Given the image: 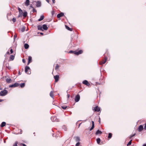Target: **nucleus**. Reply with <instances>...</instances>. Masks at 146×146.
<instances>
[{"instance_id": "nucleus-1", "label": "nucleus", "mask_w": 146, "mask_h": 146, "mask_svg": "<svg viewBox=\"0 0 146 146\" xmlns=\"http://www.w3.org/2000/svg\"><path fill=\"white\" fill-rule=\"evenodd\" d=\"M8 91L6 90H4L3 91H1L0 92V96H4L7 94Z\"/></svg>"}, {"instance_id": "nucleus-2", "label": "nucleus", "mask_w": 146, "mask_h": 146, "mask_svg": "<svg viewBox=\"0 0 146 146\" xmlns=\"http://www.w3.org/2000/svg\"><path fill=\"white\" fill-rule=\"evenodd\" d=\"M33 3H36V7H40L41 6V3L40 1H34L33 2Z\"/></svg>"}, {"instance_id": "nucleus-3", "label": "nucleus", "mask_w": 146, "mask_h": 146, "mask_svg": "<svg viewBox=\"0 0 146 146\" xmlns=\"http://www.w3.org/2000/svg\"><path fill=\"white\" fill-rule=\"evenodd\" d=\"M30 68L28 66H26L25 68V72L26 73H27L28 74H31V72L30 71H29L27 73L28 70H30Z\"/></svg>"}, {"instance_id": "nucleus-4", "label": "nucleus", "mask_w": 146, "mask_h": 146, "mask_svg": "<svg viewBox=\"0 0 146 146\" xmlns=\"http://www.w3.org/2000/svg\"><path fill=\"white\" fill-rule=\"evenodd\" d=\"M19 84L17 83H15L13 84L10 85L9 86V87L10 88H14L19 86Z\"/></svg>"}, {"instance_id": "nucleus-5", "label": "nucleus", "mask_w": 146, "mask_h": 146, "mask_svg": "<svg viewBox=\"0 0 146 146\" xmlns=\"http://www.w3.org/2000/svg\"><path fill=\"white\" fill-rule=\"evenodd\" d=\"M80 99V95L78 94H77L75 97V101L76 102H78L79 101Z\"/></svg>"}, {"instance_id": "nucleus-6", "label": "nucleus", "mask_w": 146, "mask_h": 146, "mask_svg": "<svg viewBox=\"0 0 146 146\" xmlns=\"http://www.w3.org/2000/svg\"><path fill=\"white\" fill-rule=\"evenodd\" d=\"M82 83L83 84L87 86H89L90 85V84L88 82V81L86 80H84L82 82Z\"/></svg>"}, {"instance_id": "nucleus-7", "label": "nucleus", "mask_w": 146, "mask_h": 146, "mask_svg": "<svg viewBox=\"0 0 146 146\" xmlns=\"http://www.w3.org/2000/svg\"><path fill=\"white\" fill-rule=\"evenodd\" d=\"M93 110H94L95 111L99 112L100 110V109L98 106H97L94 107Z\"/></svg>"}, {"instance_id": "nucleus-8", "label": "nucleus", "mask_w": 146, "mask_h": 146, "mask_svg": "<svg viewBox=\"0 0 146 146\" xmlns=\"http://www.w3.org/2000/svg\"><path fill=\"white\" fill-rule=\"evenodd\" d=\"M74 138L75 139V141L76 142H79L80 141V138L79 137H74Z\"/></svg>"}, {"instance_id": "nucleus-9", "label": "nucleus", "mask_w": 146, "mask_h": 146, "mask_svg": "<svg viewBox=\"0 0 146 146\" xmlns=\"http://www.w3.org/2000/svg\"><path fill=\"white\" fill-rule=\"evenodd\" d=\"M54 78L55 80V82H57L59 78V76L58 75H56L54 76Z\"/></svg>"}, {"instance_id": "nucleus-10", "label": "nucleus", "mask_w": 146, "mask_h": 146, "mask_svg": "<svg viewBox=\"0 0 146 146\" xmlns=\"http://www.w3.org/2000/svg\"><path fill=\"white\" fill-rule=\"evenodd\" d=\"M32 62V57L31 56H29L28 61L27 63V65H28L29 63Z\"/></svg>"}, {"instance_id": "nucleus-11", "label": "nucleus", "mask_w": 146, "mask_h": 146, "mask_svg": "<svg viewBox=\"0 0 146 146\" xmlns=\"http://www.w3.org/2000/svg\"><path fill=\"white\" fill-rule=\"evenodd\" d=\"M51 120L52 121H58V120H56V117L54 116H52L51 118Z\"/></svg>"}, {"instance_id": "nucleus-12", "label": "nucleus", "mask_w": 146, "mask_h": 146, "mask_svg": "<svg viewBox=\"0 0 146 146\" xmlns=\"http://www.w3.org/2000/svg\"><path fill=\"white\" fill-rule=\"evenodd\" d=\"M64 14L62 13H60L58 14L57 15V17L58 18H60V17L63 16Z\"/></svg>"}, {"instance_id": "nucleus-13", "label": "nucleus", "mask_w": 146, "mask_h": 146, "mask_svg": "<svg viewBox=\"0 0 146 146\" xmlns=\"http://www.w3.org/2000/svg\"><path fill=\"white\" fill-rule=\"evenodd\" d=\"M92 126L91 127L90 129V131L92 130L94 128V123L93 121H92Z\"/></svg>"}, {"instance_id": "nucleus-14", "label": "nucleus", "mask_w": 146, "mask_h": 146, "mask_svg": "<svg viewBox=\"0 0 146 146\" xmlns=\"http://www.w3.org/2000/svg\"><path fill=\"white\" fill-rule=\"evenodd\" d=\"M42 29L45 30H46L48 29V27L46 25L44 24L42 25Z\"/></svg>"}, {"instance_id": "nucleus-15", "label": "nucleus", "mask_w": 146, "mask_h": 146, "mask_svg": "<svg viewBox=\"0 0 146 146\" xmlns=\"http://www.w3.org/2000/svg\"><path fill=\"white\" fill-rule=\"evenodd\" d=\"M107 60V58H106L104 60H103V61H101L100 62V65H102V64H104L106 62Z\"/></svg>"}, {"instance_id": "nucleus-16", "label": "nucleus", "mask_w": 146, "mask_h": 146, "mask_svg": "<svg viewBox=\"0 0 146 146\" xmlns=\"http://www.w3.org/2000/svg\"><path fill=\"white\" fill-rule=\"evenodd\" d=\"M102 133V132L100 131L99 130H98L95 133V135H98L100 134H101Z\"/></svg>"}, {"instance_id": "nucleus-17", "label": "nucleus", "mask_w": 146, "mask_h": 146, "mask_svg": "<svg viewBox=\"0 0 146 146\" xmlns=\"http://www.w3.org/2000/svg\"><path fill=\"white\" fill-rule=\"evenodd\" d=\"M30 1L29 0H26L25 2V5L26 6H28L29 5Z\"/></svg>"}, {"instance_id": "nucleus-18", "label": "nucleus", "mask_w": 146, "mask_h": 146, "mask_svg": "<svg viewBox=\"0 0 146 146\" xmlns=\"http://www.w3.org/2000/svg\"><path fill=\"white\" fill-rule=\"evenodd\" d=\"M143 129V125H140L139 126L138 129V131H141Z\"/></svg>"}, {"instance_id": "nucleus-19", "label": "nucleus", "mask_w": 146, "mask_h": 146, "mask_svg": "<svg viewBox=\"0 0 146 146\" xmlns=\"http://www.w3.org/2000/svg\"><path fill=\"white\" fill-rule=\"evenodd\" d=\"M44 18V16L43 15H42L41 16H40V19H38V21H42L43 19Z\"/></svg>"}, {"instance_id": "nucleus-20", "label": "nucleus", "mask_w": 146, "mask_h": 146, "mask_svg": "<svg viewBox=\"0 0 146 146\" xmlns=\"http://www.w3.org/2000/svg\"><path fill=\"white\" fill-rule=\"evenodd\" d=\"M12 80L11 78H7L6 79V82L7 83H10L11 82Z\"/></svg>"}, {"instance_id": "nucleus-21", "label": "nucleus", "mask_w": 146, "mask_h": 146, "mask_svg": "<svg viewBox=\"0 0 146 146\" xmlns=\"http://www.w3.org/2000/svg\"><path fill=\"white\" fill-rule=\"evenodd\" d=\"M82 52V51L81 50H80L78 51V52H76V55H78L79 54H81Z\"/></svg>"}, {"instance_id": "nucleus-22", "label": "nucleus", "mask_w": 146, "mask_h": 146, "mask_svg": "<svg viewBox=\"0 0 146 146\" xmlns=\"http://www.w3.org/2000/svg\"><path fill=\"white\" fill-rule=\"evenodd\" d=\"M15 56L13 55H11L10 56L9 59L10 60H13L14 59Z\"/></svg>"}, {"instance_id": "nucleus-23", "label": "nucleus", "mask_w": 146, "mask_h": 146, "mask_svg": "<svg viewBox=\"0 0 146 146\" xmlns=\"http://www.w3.org/2000/svg\"><path fill=\"white\" fill-rule=\"evenodd\" d=\"M29 45L27 43H26L24 44V47L25 49H28L29 47Z\"/></svg>"}, {"instance_id": "nucleus-24", "label": "nucleus", "mask_w": 146, "mask_h": 146, "mask_svg": "<svg viewBox=\"0 0 146 146\" xmlns=\"http://www.w3.org/2000/svg\"><path fill=\"white\" fill-rule=\"evenodd\" d=\"M5 125L6 123L5 122H3L2 123L0 126L1 127H3L5 126Z\"/></svg>"}, {"instance_id": "nucleus-25", "label": "nucleus", "mask_w": 146, "mask_h": 146, "mask_svg": "<svg viewBox=\"0 0 146 146\" xmlns=\"http://www.w3.org/2000/svg\"><path fill=\"white\" fill-rule=\"evenodd\" d=\"M38 30H42V26H41V25H38Z\"/></svg>"}, {"instance_id": "nucleus-26", "label": "nucleus", "mask_w": 146, "mask_h": 146, "mask_svg": "<svg viewBox=\"0 0 146 146\" xmlns=\"http://www.w3.org/2000/svg\"><path fill=\"white\" fill-rule=\"evenodd\" d=\"M76 51H73L72 50H70L69 52V53H73L74 54L76 55Z\"/></svg>"}, {"instance_id": "nucleus-27", "label": "nucleus", "mask_w": 146, "mask_h": 146, "mask_svg": "<svg viewBox=\"0 0 146 146\" xmlns=\"http://www.w3.org/2000/svg\"><path fill=\"white\" fill-rule=\"evenodd\" d=\"M27 12H25L23 13L22 15H23L24 17H26L27 16Z\"/></svg>"}, {"instance_id": "nucleus-28", "label": "nucleus", "mask_w": 146, "mask_h": 146, "mask_svg": "<svg viewBox=\"0 0 146 146\" xmlns=\"http://www.w3.org/2000/svg\"><path fill=\"white\" fill-rule=\"evenodd\" d=\"M50 95L52 98H53L54 96L53 93L52 91L50 92Z\"/></svg>"}, {"instance_id": "nucleus-29", "label": "nucleus", "mask_w": 146, "mask_h": 146, "mask_svg": "<svg viewBox=\"0 0 146 146\" xmlns=\"http://www.w3.org/2000/svg\"><path fill=\"white\" fill-rule=\"evenodd\" d=\"M65 27L68 30L70 31H72V29L70 28L69 27H68L67 26L65 25Z\"/></svg>"}, {"instance_id": "nucleus-30", "label": "nucleus", "mask_w": 146, "mask_h": 146, "mask_svg": "<svg viewBox=\"0 0 146 146\" xmlns=\"http://www.w3.org/2000/svg\"><path fill=\"white\" fill-rule=\"evenodd\" d=\"M25 85V83H21L20 84V86L21 88H23L24 87Z\"/></svg>"}, {"instance_id": "nucleus-31", "label": "nucleus", "mask_w": 146, "mask_h": 146, "mask_svg": "<svg viewBox=\"0 0 146 146\" xmlns=\"http://www.w3.org/2000/svg\"><path fill=\"white\" fill-rule=\"evenodd\" d=\"M19 17H20V16H21L22 15H23V13L22 10L21 11H19Z\"/></svg>"}, {"instance_id": "nucleus-32", "label": "nucleus", "mask_w": 146, "mask_h": 146, "mask_svg": "<svg viewBox=\"0 0 146 146\" xmlns=\"http://www.w3.org/2000/svg\"><path fill=\"white\" fill-rule=\"evenodd\" d=\"M100 138H97L96 139L97 143L98 144H99L100 142Z\"/></svg>"}, {"instance_id": "nucleus-33", "label": "nucleus", "mask_w": 146, "mask_h": 146, "mask_svg": "<svg viewBox=\"0 0 146 146\" xmlns=\"http://www.w3.org/2000/svg\"><path fill=\"white\" fill-rule=\"evenodd\" d=\"M112 136V134L111 133H109L108 134V138H111Z\"/></svg>"}, {"instance_id": "nucleus-34", "label": "nucleus", "mask_w": 146, "mask_h": 146, "mask_svg": "<svg viewBox=\"0 0 146 146\" xmlns=\"http://www.w3.org/2000/svg\"><path fill=\"white\" fill-rule=\"evenodd\" d=\"M59 67V65H58V64H57L55 66V70H57L58 69Z\"/></svg>"}, {"instance_id": "nucleus-35", "label": "nucleus", "mask_w": 146, "mask_h": 146, "mask_svg": "<svg viewBox=\"0 0 146 146\" xmlns=\"http://www.w3.org/2000/svg\"><path fill=\"white\" fill-rule=\"evenodd\" d=\"M61 107L63 109L65 110L67 108V107L65 106H62Z\"/></svg>"}, {"instance_id": "nucleus-36", "label": "nucleus", "mask_w": 146, "mask_h": 146, "mask_svg": "<svg viewBox=\"0 0 146 146\" xmlns=\"http://www.w3.org/2000/svg\"><path fill=\"white\" fill-rule=\"evenodd\" d=\"M25 30V27H23L21 28V31L22 32H24Z\"/></svg>"}, {"instance_id": "nucleus-37", "label": "nucleus", "mask_w": 146, "mask_h": 146, "mask_svg": "<svg viewBox=\"0 0 146 146\" xmlns=\"http://www.w3.org/2000/svg\"><path fill=\"white\" fill-rule=\"evenodd\" d=\"M80 144V143L79 142H77L76 145V146H81V145H79Z\"/></svg>"}, {"instance_id": "nucleus-38", "label": "nucleus", "mask_w": 146, "mask_h": 146, "mask_svg": "<svg viewBox=\"0 0 146 146\" xmlns=\"http://www.w3.org/2000/svg\"><path fill=\"white\" fill-rule=\"evenodd\" d=\"M131 141H132V140H131L128 142V144L127 145H130L131 144Z\"/></svg>"}, {"instance_id": "nucleus-39", "label": "nucleus", "mask_w": 146, "mask_h": 146, "mask_svg": "<svg viewBox=\"0 0 146 146\" xmlns=\"http://www.w3.org/2000/svg\"><path fill=\"white\" fill-rule=\"evenodd\" d=\"M18 144V142L17 141L15 142V144L13 145V146H17V144Z\"/></svg>"}, {"instance_id": "nucleus-40", "label": "nucleus", "mask_w": 146, "mask_h": 146, "mask_svg": "<svg viewBox=\"0 0 146 146\" xmlns=\"http://www.w3.org/2000/svg\"><path fill=\"white\" fill-rule=\"evenodd\" d=\"M12 21H13L14 23L16 21V20L15 18H13L12 19Z\"/></svg>"}, {"instance_id": "nucleus-41", "label": "nucleus", "mask_w": 146, "mask_h": 146, "mask_svg": "<svg viewBox=\"0 0 146 146\" xmlns=\"http://www.w3.org/2000/svg\"><path fill=\"white\" fill-rule=\"evenodd\" d=\"M17 36V35L16 34H15L14 35V38L15 39L16 38Z\"/></svg>"}, {"instance_id": "nucleus-42", "label": "nucleus", "mask_w": 146, "mask_h": 146, "mask_svg": "<svg viewBox=\"0 0 146 146\" xmlns=\"http://www.w3.org/2000/svg\"><path fill=\"white\" fill-rule=\"evenodd\" d=\"M10 52H11V54H12L13 53V49H11L10 50Z\"/></svg>"}, {"instance_id": "nucleus-43", "label": "nucleus", "mask_w": 146, "mask_h": 146, "mask_svg": "<svg viewBox=\"0 0 146 146\" xmlns=\"http://www.w3.org/2000/svg\"><path fill=\"white\" fill-rule=\"evenodd\" d=\"M32 11H33V12H36V10L35 9H33V10Z\"/></svg>"}, {"instance_id": "nucleus-44", "label": "nucleus", "mask_w": 146, "mask_h": 146, "mask_svg": "<svg viewBox=\"0 0 146 146\" xmlns=\"http://www.w3.org/2000/svg\"><path fill=\"white\" fill-rule=\"evenodd\" d=\"M22 61L24 63H25V59H23L22 60Z\"/></svg>"}, {"instance_id": "nucleus-45", "label": "nucleus", "mask_w": 146, "mask_h": 146, "mask_svg": "<svg viewBox=\"0 0 146 146\" xmlns=\"http://www.w3.org/2000/svg\"><path fill=\"white\" fill-rule=\"evenodd\" d=\"M135 135V134H133V135H132L130 137L131 138H132Z\"/></svg>"}, {"instance_id": "nucleus-46", "label": "nucleus", "mask_w": 146, "mask_h": 146, "mask_svg": "<svg viewBox=\"0 0 146 146\" xmlns=\"http://www.w3.org/2000/svg\"><path fill=\"white\" fill-rule=\"evenodd\" d=\"M18 10H19V12L20 11H22V10L19 8H18Z\"/></svg>"}, {"instance_id": "nucleus-47", "label": "nucleus", "mask_w": 146, "mask_h": 146, "mask_svg": "<svg viewBox=\"0 0 146 146\" xmlns=\"http://www.w3.org/2000/svg\"><path fill=\"white\" fill-rule=\"evenodd\" d=\"M53 3H55V0H52Z\"/></svg>"}, {"instance_id": "nucleus-48", "label": "nucleus", "mask_w": 146, "mask_h": 146, "mask_svg": "<svg viewBox=\"0 0 146 146\" xmlns=\"http://www.w3.org/2000/svg\"><path fill=\"white\" fill-rule=\"evenodd\" d=\"M70 96V95L69 94H68L67 95V97L68 98Z\"/></svg>"}, {"instance_id": "nucleus-49", "label": "nucleus", "mask_w": 146, "mask_h": 146, "mask_svg": "<svg viewBox=\"0 0 146 146\" xmlns=\"http://www.w3.org/2000/svg\"><path fill=\"white\" fill-rule=\"evenodd\" d=\"M46 0L48 3H49L50 0Z\"/></svg>"}, {"instance_id": "nucleus-50", "label": "nucleus", "mask_w": 146, "mask_h": 146, "mask_svg": "<svg viewBox=\"0 0 146 146\" xmlns=\"http://www.w3.org/2000/svg\"><path fill=\"white\" fill-rule=\"evenodd\" d=\"M6 54H9V52L7 51V53H6Z\"/></svg>"}, {"instance_id": "nucleus-51", "label": "nucleus", "mask_w": 146, "mask_h": 146, "mask_svg": "<svg viewBox=\"0 0 146 146\" xmlns=\"http://www.w3.org/2000/svg\"><path fill=\"white\" fill-rule=\"evenodd\" d=\"M144 129H146V124H145V125L144 126Z\"/></svg>"}, {"instance_id": "nucleus-52", "label": "nucleus", "mask_w": 146, "mask_h": 146, "mask_svg": "<svg viewBox=\"0 0 146 146\" xmlns=\"http://www.w3.org/2000/svg\"><path fill=\"white\" fill-rule=\"evenodd\" d=\"M99 122L100 123V118H99Z\"/></svg>"}, {"instance_id": "nucleus-53", "label": "nucleus", "mask_w": 146, "mask_h": 146, "mask_svg": "<svg viewBox=\"0 0 146 146\" xmlns=\"http://www.w3.org/2000/svg\"><path fill=\"white\" fill-rule=\"evenodd\" d=\"M23 146H27L26 145L24 144H23Z\"/></svg>"}, {"instance_id": "nucleus-54", "label": "nucleus", "mask_w": 146, "mask_h": 146, "mask_svg": "<svg viewBox=\"0 0 146 146\" xmlns=\"http://www.w3.org/2000/svg\"><path fill=\"white\" fill-rule=\"evenodd\" d=\"M30 7H31V8H33V6H32V5H30Z\"/></svg>"}, {"instance_id": "nucleus-55", "label": "nucleus", "mask_w": 146, "mask_h": 146, "mask_svg": "<svg viewBox=\"0 0 146 146\" xmlns=\"http://www.w3.org/2000/svg\"><path fill=\"white\" fill-rule=\"evenodd\" d=\"M3 101V100L0 99V102H2Z\"/></svg>"}, {"instance_id": "nucleus-56", "label": "nucleus", "mask_w": 146, "mask_h": 146, "mask_svg": "<svg viewBox=\"0 0 146 146\" xmlns=\"http://www.w3.org/2000/svg\"><path fill=\"white\" fill-rule=\"evenodd\" d=\"M81 124V123H80V124H79L78 127H79Z\"/></svg>"}, {"instance_id": "nucleus-57", "label": "nucleus", "mask_w": 146, "mask_h": 146, "mask_svg": "<svg viewBox=\"0 0 146 146\" xmlns=\"http://www.w3.org/2000/svg\"><path fill=\"white\" fill-rule=\"evenodd\" d=\"M40 34L41 35H42L43 34V33H40Z\"/></svg>"}, {"instance_id": "nucleus-58", "label": "nucleus", "mask_w": 146, "mask_h": 146, "mask_svg": "<svg viewBox=\"0 0 146 146\" xmlns=\"http://www.w3.org/2000/svg\"><path fill=\"white\" fill-rule=\"evenodd\" d=\"M143 146H146V144H144L143 145Z\"/></svg>"}, {"instance_id": "nucleus-59", "label": "nucleus", "mask_w": 146, "mask_h": 146, "mask_svg": "<svg viewBox=\"0 0 146 146\" xmlns=\"http://www.w3.org/2000/svg\"><path fill=\"white\" fill-rule=\"evenodd\" d=\"M63 127H65V126L64 125V126H63Z\"/></svg>"}, {"instance_id": "nucleus-60", "label": "nucleus", "mask_w": 146, "mask_h": 146, "mask_svg": "<svg viewBox=\"0 0 146 146\" xmlns=\"http://www.w3.org/2000/svg\"><path fill=\"white\" fill-rule=\"evenodd\" d=\"M20 130L21 131V130Z\"/></svg>"}]
</instances>
